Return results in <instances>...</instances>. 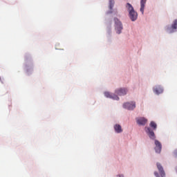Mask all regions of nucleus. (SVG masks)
<instances>
[{
  "label": "nucleus",
  "mask_w": 177,
  "mask_h": 177,
  "mask_svg": "<svg viewBox=\"0 0 177 177\" xmlns=\"http://www.w3.org/2000/svg\"><path fill=\"white\" fill-rule=\"evenodd\" d=\"M104 96L106 97H109V99H113V100H119L120 97H118V95H115L114 94H111L109 92H105Z\"/></svg>",
  "instance_id": "nucleus-6"
},
{
  "label": "nucleus",
  "mask_w": 177,
  "mask_h": 177,
  "mask_svg": "<svg viewBox=\"0 0 177 177\" xmlns=\"http://www.w3.org/2000/svg\"><path fill=\"white\" fill-rule=\"evenodd\" d=\"M114 129L116 133H121V132H122V127H121V125L120 124H115L114 126Z\"/></svg>",
  "instance_id": "nucleus-12"
},
{
  "label": "nucleus",
  "mask_w": 177,
  "mask_h": 177,
  "mask_svg": "<svg viewBox=\"0 0 177 177\" xmlns=\"http://www.w3.org/2000/svg\"><path fill=\"white\" fill-rule=\"evenodd\" d=\"M114 3H115L114 0H109V9L111 10H112L113 8H114Z\"/></svg>",
  "instance_id": "nucleus-15"
},
{
  "label": "nucleus",
  "mask_w": 177,
  "mask_h": 177,
  "mask_svg": "<svg viewBox=\"0 0 177 177\" xmlns=\"http://www.w3.org/2000/svg\"><path fill=\"white\" fill-rule=\"evenodd\" d=\"M136 121L138 125H146L147 124V119L145 118H136Z\"/></svg>",
  "instance_id": "nucleus-8"
},
{
  "label": "nucleus",
  "mask_w": 177,
  "mask_h": 177,
  "mask_svg": "<svg viewBox=\"0 0 177 177\" xmlns=\"http://www.w3.org/2000/svg\"><path fill=\"white\" fill-rule=\"evenodd\" d=\"M145 129L149 138H150L152 140H154V139H156V134L154 133V131H153L150 127H145Z\"/></svg>",
  "instance_id": "nucleus-4"
},
{
  "label": "nucleus",
  "mask_w": 177,
  "mask_h": 177,
  "mask_svg": "<svg viewBox=\"0 0 177 177\" xmlns=\"http://www.w3.org/2000/svg\"><path fill=\"white\" fill-rule=\"evenodd\" d=\"M154 174H155L156 176H158V173L155 172Z\"/></svg>",
  "instance_id": "nucleus-18"
},
{
  "label": "nucleus",
  "mask_w": 177,
  "mask_h": 177,
  "mask_svg": "<svg viewBox=\"0 0 177 177\" xmlns=\"http://www.w3.org/2000/svg\"><path fill=\"white\" fill-rule=\"evenodd\" d=\"M174 156L175 158H177V149L174 150Z\"/></svg>",
  "instance_id": "nucleus-16"
},
{
  "label": "nucleus",
  "mask_w": 177,
  "mask_h": 177,
  "mask_svg": "<svg viewBox=\"0 0 177 177\" xmlns=\"http://www.w3.org/2000/svg\"><path fill=\"white\" fill-rule=\"evenodd\" d=\"M124 109H127V110H133L136 108V102H126L123 104Z\"/></svg>",
  "instance_id": "nucleus-3"
},
{
  "label": "nucleus",
  "mask_w": 177,
  "mask_h": 177,
  "mask_svg": "<svg viewBox=\"0 0 177 177\" xmlns=\"http://www.w3.org/2000/svg\"><path fill=\"white\" fill-rule=\"evenodd\" d=\"M115 21V29L117 34H121V31H122V23L120 21V20L117 18L114 19Z\"/></svg>",
  "instance_id": "nucleus-2"
},
{
  "label": "nucleus",
  "mask_w": 177,
  "mask_h": 177,
  "mask_svg": "<svg viewBox=\"0 0 177 177\" xmlns=\"http://www.w3.org/2000/svg\"><path fill=\"white\" fill-rule=\"evenodd\" d=\"M155 151L156 153H161V149H162V145L160 141L156 140H155Z\"/></svg>",
  "instance_id": "nucleus-5"
},
{
  "label": "nucleus",
  "mask_w": 177,
  "mask_h": 177,
  "mask_svg": "<svg viewBox=\"0 0 177 177\" xmlns=\"http://www.w3.org/2000/svg\"><path fill=\"white\" fill-rule=\"evenodd\" d=\"M127 92H128V90L127 88H118L115 91L116 95H118L119 96H124Z\"/></svg>",
  "instance_id": "nucleus-7"
},
{
  "label": "nucleus",
  "mask_w": 177,
  "mask_h": 177,
  "mask_svg": "<svg viewBox=\"0 0 177 177\" xmlns=\"http://www.w3.org/2000/svg\"><path fill=\"white\" fill-rule=\"evenodd\" d=\"M177 29V19L174 21V23L171 25V30L169 32H174L175 30Z\"/></svg>",
  "instance_id": "nucleus-13"
},
{
  "label": "nucleus",
  "mask_w": 177,
  "mask_h": 177,
  "mask_svg": "<svg viewBox=\"0 0 177 177\" xmlns=\"http://www.w3.org/2000/svg\"><path fill=\"white\" fill-rule=\"evenodd\" d=\"M153 92L156 93V95H160V93H162V92H164V89L162 87H161V86H156L153 88Z\"/></svg>",
  "instance_id": "nucleus-10"
},
{
  "label": "nucleus",
  "mask_w": 177,
  "mask_h": 177,
  "mask_svg": "<svg viewBox=\"0 0 177 177\" xmlns=\"http://www.w3.org/2000/svg\"><path fill=\"white\" fill-rule=\"evenodd\" d=\"M150 127L153 129V131H156L157 129V124L154 122H151Z\"/></svg>",
  "instance_id": "nucleus-14"
},
{
  "label": "nucleus",
  "mask_w": 177,
  "mask_h": 177,
  "mask_svg": "<svg viewBox=\"0 0 177 177\" xmlns=\"http://www.w3.org/2000/svg\"><path fill=\"white\" fill-rule=\"evenodd\" d=\"M117 177H124V175H118Z\"/></svg>",
  "instance_id": "nucleus-17"
},
{
  "label": "nucleus",
  "mask_w": 177,
  "mask_h": 177,
  "mask_svg": "<svg viewBox=\"0 0 177 177\" xmlns=\"http://www.w3.org/2000/svg\"><path fill=\"white\" fill-rule=\"evenodd\" d=\"M126 8L129 10V15L131 21H136V20L138 19V12L135 11L133 7L129 3H127Z\"/></svg>",
  "instance_id": "nucleus-1"
},
{
  "label": "nucleus",
  "mask_w": 177,
  "mask_h": 177,
  "mask_svg": "<svg viewBox=\"0 0 177 177\" xmlns=\"http://www.w3.org/2000/svg\"><path fill=\"white\" fill-rule=\"evenodd\" d=\"M146 5V0H140V12L143 15L145 13V6Z\"/></svg>",
  "instance_id": "nucleus-11"
},
{
  "label": "nucleus",
  "mask_w": 177,
  "mask_h": 177,
  "mask_svg": "<svg viewBox=\"0 0 177 177\" xmlns=\"http://www.w3.org/2000/svg\"><path fill=\"white\" fill-rule=\"evenodd\" d=\"M157 165V168L159 171V174L162 177L165 176V171H164V168L162 167V166L161 165V164H160L159 162H158L156 164Z\"/></svg>",
  "instance_id": "nucleus-9"
},
{
  "label": "nucleus",
  "mask_w": 177,
  "mask_h": 177,
  "mask_svg": "<svg viewBox=\"0 0 177 177\" xmlns=\"http://www.w3.org/2000/svg\"><path fill=\"white\" fill-rule=\"evenodd\" d=\"M27 59H28V57H27V55H26L25 56V60H27Z\"/></svg>",
  "instance_id": "nucleus-19"
}]
</instances>
